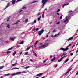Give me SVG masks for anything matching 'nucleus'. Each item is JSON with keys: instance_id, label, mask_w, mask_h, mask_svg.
<instances>
[{"instance_id": "nucleus-17", "label": "nucleus", "mask_w": 78, "mask_h": 78, "mask_svg": "<svg viewBox=\"0 0 78 78\" xmlns=\"http://www.w3.org/2000/svg\"><path fill=\"white\" fill-rule=\"evenodd\" d=\"M12 49H13V48L12 47L9 49H8V50H12Z\"/></svg>"}, {"instance_id": "nucleus-54", "label": "nucleus", "mask_w": 78, "mask_h": 78, "mask_svg": "<svg viewBox=\"0 0 78 78\" xmlns=\"http://www.w3.org/2000/svg\"><path fill=\"white\" fill-rule=\"evenodd\" d=\"M60 11V9H58L57 11V12H59Z\"/></svg>"}, {"instance_id": "nucleus-57", "label": "nucleus", "mask_w": 78, "mask_h": 78, "mask_svg": "<svg viewBox=\"0 0 78 78\" xmlns=\"http://www.w3.org/2000/svg\"><path fill=\"white\" fill-rule=\"evenodd\" d=\"M22 51H21V52L20 53V55H22Z\"/></svg>"}, {"instance_id": "nucleus-24", "label": "nucleus", "mask_w": 78, "mask_h": 78, "mask_svg": "<svg viewBox=\"0 0 78 78\" xmlns=\"http://www.w3.org/2000/svg\"><path fill=\"white\" fill-rule=\"evenodd\" d=\"M37 2V1H33L31 2V3H36V2Z\"/></svg>"}, {"instance_id": "nucleus-62", "label": "nucleus", "mask_w": 78, "mask_h": 78, "mask_svg": "<svg viewBox=\"0 0 78 78\" xmlns=\"http://www.w3.org/2000/svg\"><path fill=\"white\" fill-rule=\"evenodd\" d=\"M39 45H42V43H40Z\"/></svg>"}, {"instance_id": "nucleus-50", "label": "nucleus", "mask_w": 78, "mask_h": 78, "mask_svg": "<svg viewBox=\"0 0 78 78\" xmlns=\"http://www.w3.org/2000/svg\"><path fill=\"white\" fill-rule=\"evenodd\" d=\"M70 12H72V11H69L68 13H69Z\"/></svg>"}, {"instance_id": "nucleus-8", "label": "nucleus", "mask_w": 78, "mask_h": 78, "mask_svg": "<svg viewBox=\"0 0 78 78\" xmlns=\"http://www.w3.org/2000/svg\"><path fill=\"white\" fill-rule=\"evenodd\" d=\"M42 75V73H40L38 74H37L36 75V76H41V75Z\"/></svg>"}, {"instance_id": "nucleus-37", "label": "nucleus", "mask_w": 78, "mask_h": 78, "mask_svg": "<svg viewBox=\"0 0 78 78\" xmlns=\"http://www.w3.org/2000/svg\"><path fill=\"white\" fill-rule=\"evenodd\" d=\"M9 20H10V18L9 17V18H8V19H7V21H9Z\"/></svg>"}, {"instance_id": "nucleus-9", "label": "nucleus", "mask_w": 78, "mask_h": 78, "mask_svg": "<svg viewBox=\"0 0 78 78\" xmlns=\"http://www.w3.org/2000/svg\"><path fill=\"white\" fill-rule=\"evenodd\" d=\"M15 37H14V38H10V40H12V41H14V39H15Z\"/></svg>"}, {"instance_id": "nucleus-3", "label": "nucleus", "mask_w": 78, "mask_h": 78, "mask_svg": "<svg viewBox=\"0 0 78 78\" xmlns=\"http://www.w3.org/2000/svg\"><path fill=\"white\" fill-rule=\"evenodd\" d=\"M44 31V29H42L41 31H40L38 32V35L39 36H41L42 33H43V32Z\"/></svg>"}, {"instance_id": "nucleus-63", "label": "nucleus", "mask_w": 78, "mask_h": 78, "mask_svg": "<svg viewBox=\"0 0 78 78\" xmlns=\"http://www.w3.org/2000/svg\"><path fill=\"white\" fill-rule=\"evenodd\" d=\"M58 66V65L57 64H56V66H55V67L56 68V67H57V66Z\"/></svg>"}, {"instance_id": "nucleus-47", "label": "nucleus", "mask_w": 78, "mask_h": 78, "mask_svg": "<svg viewBox=\"0 0 78 78\" xmlns=\"http://www.w3.org/2000/svg\"><path fill=\"white\" fill-rule=\"evenodd\" d=\"M18 23H18V22H17L16 23H14V25H16L17 24H18Z\"/></svg>"}, {"instance_id": "nucleus-58", "label": "nucleus", "mask_w": 78, "mask_h": 78, "mask_svg": "<svg viewBox=\"0 0 78 78\" xmlns=\"http://www.w3.org/2000/svg\"><path fill=\"white\" fill-rule=\"evenodd\" d=\"M57 14L58 16H59V13H57Z\"/></svg>"}, {"instance_id": "nucleus-41", "label": "nucleus", "mask_w": 78, "mask_h": 78, "mask_svg": "<svg viewBox=\"0 0 78 78\" xmlns=\"http://www.w3.org/2000/svg\"><path fill=\"white\" fill-rule=\"evenodd\" d=\"M23 0H18L16 1V2H20V1H22Z\"/></svg>"}, {"instance_id": "nucleus-51", "label": "nucleus", "mask_w": 78, "mask_h": 78, "mask_svg": "<svg viewBox=\"0 0 78 78\" xmlns=\"http://www.w3.org/2000/svg\"><path fill=\"white\" fill-rule=\"evenodd\" d=\"M38 30H39V28H37L36 29V31H38Z\"/></svg>"}, {"instance_id": "nucleus-43", "label": "nucleus", "mask_w": 78, "mask_h": 78, "mask_svg": "<svg viewBox=\"0 0 78 78\" xmlns=\"http://www.w3.org/2000/svg\"><path fill=\"white\" fill-rule=\"evenodd\" d=\"M7 54H9V53H11V52L10 51H7Z\"/></svg>"}, {"instance_id": "nucleus-31", "label": "nucleus", "mask_w": 78, "mask_h": 78, "mask_svg": "<svg viewBox=\"0 0 78 78\" xmlns=\"http://www.w3.org/2000/svg\"><path fill=\"white\" fill-rule=\"evenodd\" d=\"M47 60V59H46L43 62V63H45V62H46V61Z\"/></svg>"}, {"instance_id": "nucleus-46", "label": "nucleus", "mask_w": 78, "mask_h": 78, "mask_svg": "<svg viewBox=\"0 0 78 78\" xmlns=\"http://www.w3.org/2000/svg\"><path fill=\"white\" fill-rule=\"evenodd\" d=\"M62 16H63L62 15L61 17H60V20H61L62 19Z\"/></svg>"}, {"instance_id": "nucleus-35", "label": "nucleus", "mask_w": 78, "mask_h": 78, "mask_svg": "<svg viewBox=\"0 0 78 78\" xmlns=\"http://www.w3.org/2000/svg\"><path fill=\"white\" fill-rule=\"evenodd\" d=\"M45 47H47L48 46V43H46L45 45Z\"/></svg>"}, {"instance_id": "nucleus-4", "label": "nucleus", "mask_w": 78, "mask_h": 78, "mask_svg": "<svg viewBox=\"0 0 78 78\" xmlns=\"http://www.w3.org/2000/svg\"><path fill=\"white\" fill-rule=\"evenodd\" d=\"M16 0H12L11 1V2L12 3V5H14L16 3Z\"/></svg>"}, {"instance_id": "nucleus-27", "label": "nucleus", "mask_w": 78, "mask_h": 78, "mask_svg": "<svg viewBox=\"0 0 78 78\" xmlns=\"http://www.w3.org/2000/svg\"><path fill=\"white\" fill-rule=\"evenodd\" d=\"M10 75V74H4V75H5V76H9V75Z\"/></svg>"}, {"instance_id": "nucleus-2", "label": "nucleus", "mask_w": 78, "mask_h": 78, "mask_svg": "<svg viewBox=\"0 0 78 78\" xmlns=\"http://www.w3.org/2000/svg\"><path fill=\"white\" fill-rule=\"evenodd\" d=\"M48 0H42L41 3H43L42 7H44V5H45L46 3H47V1H48Z\"/></svg>"}, {"instance_id": "nucleus-15", "label": "nucleus", "mask_w": 78, "mask_h": 78, "mask_svg": "<svg viewBox=\"0 0 78 78\" xmlns=\"http://www.w3.org/2000/svg\"><path fill=\"white\" fill-rule=\"evenodd\" d=\"M73 38V37H72L71 38H69L68 40V41H70V40H72V39Z\"/></svg>"}, {"instance_id": "nucleus-11", "label": "nucleus", "mask_w": 78, "mask_h": 78, "mask_svg": "<svg viewBox=\"0 0 78 78\" xmlns=\"http://www.w3.org/2000/svg\"><path fill=\"white\" fill-rule=\"evenodd\" d=\"M69 4V3H67V4H64V5H62V7L63 8H64V6L66 5L67 6V5H68Z\"/></svg>"}, {"instance_id": "nucleus-13", "label": "nucleus", "mask_w": 78, "mask_h": 78, "mask_svg": "<svg viewBox=\"0 0 78 78\" xmlns=\"http://www.w3.org/2000/svg\"><path fill=\"white\" fill-rule=\"evenodd\" d=\"M21 74V72H18L16 73V75H19Z\"/></svg>"}, {"instance_id": "nucleus-39", "label": "nucleus", "mask_w": 78, "mask_h": 78, "mask_svg": "<svg viewBox=\"0 0 78 78\" xmlns=\"http://www.w3.org/2000/svg\"><path fill=\"white\" fill-rule=\"evenodd\" d=\"M27 8V7H24L23 8V9H25Z\"/></svg>"}, {"instance_id": "nucleus-18", "label": "nucleus", "mask_w": 78, "mask_h": 78, "mask_svg": "<svg viewBox=\"0 0 78 78\" xmlns=\"http://www.w3.org/2000/svg\"><path fill=\"white\" fill-rule=\"evenodd\" d=\"M28 18H27L25 20V23H27V22H28Z\"/></svg>"}, {"instance_id": "nucleus-20", "label": "nucleus", "mask_w": 78, "mask_h": 78, "mask_svg": "<svg viewBox=\"0 0 78 78\" xmlns=\"http://www.w3.org/2000/svg\"><path fill=\"white\" fill-rule=\"evenodd\" d=\"M56 31H57V30H56V29H55L53 31V33H56Z\"/></svg>"}, {"instance_id": "nucleus-40", "label": "nucleus", "mask_w": 78, "mask_h": 78, "mask_svg": "<svg viewBox=\"0 0 78 78\" xmlns=\"http://www.w3.org/2000/svg\"><path fill=\"white\" fill-rule=\"evenodd\" d=\"M62 60L61 58L60 59L58 60V62H61V61H62Z\"/></svg>"}, {"instance_id": "nucleus-29", "label": "nucleus", "mask_w": 78, "mask_h": 78, "mask_svg": "<svg viewBox=\"0 0 78 78\" xmlns=\"http://www.w3.org/2000/svg\"><path fill=\"white\" fill-rule=\"evenodd\" d=\"M16 64H17V63H15V64H13L12 66H15V65H16Z\"/></svg>"}, {"instance_id": "nucleus-49", "label": "nucleus", "mask_w": 78, "mask_h": 78, "mask_svg": "<svg viewBox=\"0 0 78 78\" xmlns=\"http://www.w3.org/2000/svg\"><path fill=\"white\" fill-rule=\"evenodd\" d=\"M36 20H34V23H36Z\"/></svg>"}, {"instance_id": "nucleus-1", "label": "nucleus", "mask_w": 78, "mask_h": 78, "mask_svg": "<svg viewBox=\"0 0 78 78\" xmlns=\"http://www.w3.org/2000/svg\"><path fill=\"white\" fill-rule=\"evenodd\" d=\"M71 44H69V45L65 49L63 48H60V50H63V51H67V50H69V47L70 46H71Z\"/></svg>"}, {"instance_id": "nucleus-7", "label": "nucleus", "mask_w": 78, "mask_h": 78, "mask_svg": "<svg viewBox=\"0 0 78 78\" xmlns=\"http://www.w3.org/2000/svg\"><path fill=\"white\" fill-rule=\"evenodd\" d=\"M72 68L70 69L68 71H67L65 74V75H67L68 73H69L70 72V71H71V70H72Z\"/></svg>"}, {"instance_id": "nucleus-52", "label": "nucleus", "mask_w": 78, "mask_h": 78, "mask_svg": "<svg viewBox=\"0 0 78 78\" xmlns=\"http://www.w3.org/2000/svg\"><path fill=\"white\" fill-rule=\"evenodd\" d=\"M64 57H65V56H63V57H62L61 58V59H62H62H64Z\"/></svg>"}, {"instance_id": "nucleus-38", "label": "nucleus", "mask_w": 78, "mask_h": 78, "mask_svg": "<svg viewBox=\"0 0 78 78\" xmlns=\"http://www.w3.org/2000/svg\"><path fill=\"white\" fill-rule=\"evenodd\" d=\"M60 24V22H58L57 23V25H59Z\"/></svg>"}, {"instance_id": "nucleus-21", "label": "nucleus", "mask_w": 78, "mask_h": 78, "mask_svg": "<svg viewBox=\"0 0 78 78\" xmlns=\"http://www.w3.org/2000/svg\"><path fill=\"white\" fill-rule=\"evenodd\" d=\"M66 54L63 53L61 55V57H62L63 56H66Z\"/></svg>"}, {"instance_id": "nucleus-32", "label": "nucleus", "mask_w": 78, "mask_h": 78, "mask_svg": "<svg viewBox=\"0 0 78 78\" xmlns=\"http://www.w3.org/2000/svg\"><path fill=\"white\" fill-rule=\"evenodd\" d=\"M41 16H40V17L38 18V21H39L41 19Z\"/></svg>"}, {"instance_id": "nucleus-61", "label": "nucleus", "mask_w": 78, "mask_h": 78, "mask_svg": "<svg viewBox=\"0 0 78 78\" xmlns=\"http://www.w3.org/2000/svg\"><path fill=\"white\" fill-rule=\"evenodd\" d=\"M75 45H73V46H72V48H73V47H75Z\"/></svg>"}, {"instance_id": "nucleus-26", "label": "nucleus", "mask_w": 78, "mask_h": 78, "mask_svg": "<svg viewBox=\"0 0 78 78\" xmlns=\"http://www.w3.org/2000/svg\"><path fill=\"white\" fill-rule=\"evenodd\" d=\"M38 42H39L38 41H37L35 43V45H36V44H37V43H38Z\"/></svg>"}, {"instance_id": "nucleus-36", "label": "nucleus", "mask_w": 78, "mask_h": 78, "mask_svg": "<svg viewBox=\"0 0 78 78\" xmlns=\"http://www.w3.org/2000/svg\"><path fill=\"white\" fill-rule=\"evenodd\" d=\"M3 67H3V66L0 67V70H1V69H3Z\"/></svg>"}, {"instance_id": "nucleus-34", "label": "nucleus", "mask_w": 78, "mask_h": 78, "mask_svg": "<svg viewBox=\"0 0 78 78\" xmlns=\"http://www.w3.org/2000/svg\"><path fill=\"white\" fill-rule=\"evenodd\" d=\"M34 56H36V57H37V54H36V53H34Z\"/></svg>"}, {"instance_id": "nucleus-30", "label": "nucleus", "mask_w": 78, "mask_h": 78, "mask_svg": "<svg viewBox=\"0 0 78 78\" xmlns=\"http://www.w3.org/2000/svg\"><path fill=\"white\" fill-rule=\"evenodd\" d=\"M68 20V19H66L64 21V23H65L67 22Z\"/></svg>"}, {"instance_id": "nucleus-45", "label": "nucleus", "mask_w": 78, "mask_h": 78, "mask_svg": "<svg viewBox=\"0 0 78 78\" xmlns=\"http://www.w3.org/2000/svg\"><path fill=\"white\" fill-rule=\"evenodd\" d=\"M36 30V28L35 27H34L33 29V31H34V30Z\"/></svg>"}, {"instance_id": "nucleus-60", "label": "nucleus", "mask_w": 78, "mask_h": 78, "mask_svg": "<svg viewBox=\"0 0 78 78\" xmlns=\"http://www.w3.org/2000/svg\"><path fill=\"white\" fill-rule=\"evenodd\" d=\"M78 52V49L76 51V53H77Z\"/></svg>"}, {"instance_id": "nucleus-5", "label": "nucleus", "mask_w": 78, "mask_h": 78, "mask_svg": "<svg viewBox=\"0 0 78 78\" xmlns=\"http://www.w3.org/2000/svg\"><path fill=\"white\" fill-rule=\"evenodd\" d=\"M9 6H10V3L9 2L8 3L7 5L6 6L5 8L4 9V10H5V9H7V8H8V7H9Z\"/></svg>"}, {"instance_id": "nucleus-55", "label": "nucleus", "mask_w": 78, "mask_h": 78, "mask_svg": "<svg viewBox=\"0 0 78 78\" xmlns=\"http://www.w3.org/2000/svg\"><path fill=\"white\" fill-rule=\"evenodd\" d=\"M30 61H31V62H33V60H32L31 59H30Z\"/></svg>"}, {"instance_id": "nucleus-53", "label": "nucleus", "mask_w": 78, "mask_h": 78, "mask_svg": "<svg viewBox=\"0 0 78 78\" xmlns=\"http://www.w3.org/2000/svg\"><path fill=\"white\" fill-rule=\"evenodd\" d=\"M22 73H27V72H25V71H23L22 72Z\"/></svg>"}, {"instance_id": "nucleus-6", "label": "nucleus", "mask_w": 78, "mask_h": 78, "mask_svg": "<svg viewBox=\"0 0 78 78\" xmlns=\"http://www.w3.org/2000/svg\"><path fill=\"white\" fill-rule=\"evenodd\" d=\"M19 69L18 68H12L11 69V70H15V69Z\"/></svg>"}, {"instance_id": "nucleus-14", "label": "nucleus", "mask_w": 78, "mask_h": 78, "mask_svg": "<svg viewBox=\"0 0 78 78\" xmlns=\"http://www.w3.org/2000/svg\"><path fill=\"white\" fill-rule=\"evenodd\" d=\"M7 27L8 28H10V25H9V24H7Z\"/></svg>"}, {"instance_id": "nucleus-48", "label": "nucleus", "mask_w": 78, "mask_h": 78, "mask_svg": "<svg viewBox=\"0 0 78 78\" xmlns=\"http://www.w3.org/2000/svg\"><path fill=\"white\" fill-rule=\"evenodd\" d=\"M42 18H44V15H43V14H42Z\"/></svg>"}, {"instance_id": "nucleus-25", "label": "nucleus", "mask_w": 78, "mask_h": 78, "mask_svg": "<svg viewBox=\"0 0 78 78\" xmlns=\"http://www.w3.org/2000/svg\"><path fill=\"white\" fill-rule=\"evenodd\" d=\"M60 33V32H59L56 35H55L54 36V37H55V36H58V35H59V34Z\"/></svg>"}, {"instance_id": "nucleus-22", "label": "nucleus", "mask_w": 78, "mask_h": 78, "mask_svg": "<svg viewBox=\"0 0 78 78\" xmlns=\"http://www.w3.org/2000/svg\"><path fill=\"white\" fill-rule=\"evenodd\" d=\"M45 45H42L41 46H39V48H40V47H45Z\"/></svg>"}, {"instance_id": "nucleus-64", "label": "nucleus", "mask_w": 78, "mask_h": 78, "mask_svg": "<svg viewBox=\"0 0 78 78\" xmlns=\"http://www.w3.org/2000/svg\"><path fill=\"white\" fill-rule=\"evenodd\" d=\"M44 10H45L46 11H47V9L46 8L44 9Z\"/></svg>"}, {"instance_id": "nucleus-44", "label": "nucleus", "mask_w": 78, "mask_h": 78, "mask_svg": "<svg viewBox=\"0 0 78 78\" xmlns=\"http://www.w3.org/2000/svg\"><path fill=\"white\" fill-rule=\"evenodd\" d=\"M12 75H13V76L16 75V73L15 74V73L12 74Z\"/></svg>"}, {"instance_id": "nucleus-12", "label": "nucleus", "mask_w": 78, "mask_h": 78, "mask_svg": "<svg viewBox=\"0 0 78 78\" xmlns=\"http://www.w3.org/2000/svg\"><path fill=\"white\" fill-rule=\"evenodd\" d=\"M56 59V57H54L52 59H51V61H55Z\"/></svg>"}, {"instance_id": "nucleus-23", "label": "nucleus", "mask_w": 78, "mask_h": 78, "mask_svg": "<svg viewBox=\"0 0 78 78\" xmlns=\"http://www.w3.org/2000/svg\"><path fill=\"white\" fill-rule=\"evenodd\" d=\"M30 48H31V47H29L27 48V49H26V51H28V50H29V49H30Z\"/></svg>"}, {"instance_id": "nucleus-28", "label": "nucleus", "mask_w": 78, "mask_h": 78, "mask_svg": "<svg viewBox=\"0 0 78 78\" xmlns=\"http://www.w3.org/2000/svg\"><path fill=\"white\" fill-rule=\"evenodd\" d=\"M28 52H27L25 53L24 55H28Z\"/></svg>"}, {"instance_id": "nucleus-56", "label": "nucleus", "mask_w": 78, "mask_h": 78, "mask_svg": "<svg viewBox=\"0 0 78 78\" xmlns=\"http://www.w3.org/2000/svg\"><path fill=\"white\" fill-rule=\"evenodd\" d=\"M17 47V48H19V47H20V45H18V46Z\"/></svg>"}, {"instance_id": "nucleus-16", "label": "nucleus", "mask_w": 78, "mask_h": 78, "mask_svg": "<svg viewBox=\"0 0 78 78\" xmlns=\"http://www.w3.org/2000/svg\"><path fill=\"white\" fill-rule=\"evenodd\" d=\"M16 51H15L13 53L12 56H14L15 55H16Z\"/></svg>"}, {"instance_id": "nucleus-10", "label": "nucleus", "mask_w": 78, "mask_h": 78, "mask_svg": "<svg viewBox=\"0 0 78 78\" xmlns=\"http://www.w3.org/2000/svg\"><path fill=\"white\" fill-rule=\"evenodd\" d=\"M23 42H24V41L23 40L21 42L19 43V44H23Z\"/></svg>"}, {"instance_id": "nucleus-42", "label": "nucleus", "mask_w": 78, "mask_h": 78, "mask_svg": "<svg viewBox=\"0 0 78 78\" xmlns=\"http://www.w3.org/2000/svg\"><path fill=\"white\" fill-rule=\"evenodd\" d=\"M70 55L71 56H73V54L72 53H71L70 54Z\"/></svg>"}, {"instance_id": "nucleus-59", "label": "nucleus", "mask_w": 78, "mask_h": 78, "mask_svg": "<svg viewBox=\"0 0 78 78\" xmlns=\"http://www.w3.org/2000/svg\"><path fill=\"white\" fill-rule=\"evenodd\" d=\"M32 51L33 52V53H34H34H35V52H34V51L33 50Z\"/></svg>"}, {"instance_id": "nucleus-19", "label": "nucleus", "mask_w": 78, "mask_h": 78, "mask_svg": "<svg viewBox=\"0 0 78 78\" xmlns=\"http://www.w3.org/2000/svg\"><path fill=\"white\" fill-rule=\"evenodd\" d=\"M69 59L68 58L67 59H66L65 61V63H66V62H67V61H69Z\"/></svg>"}, {"instance_id": "nucleus-33", "label": "nucleus", "mask_w": 78, "mask_h": 78, "mask_svg": "<svg viewBox=\"0 0 78 78\" xmlns=\"http://www.w3.org/2000/svg\"><path fill=\"white\" fill-rule=\"evenodd\" d=\"M29 67H30V66H27L25 67V69H28V68H29Z\"/></svg>"}]
</instances>
